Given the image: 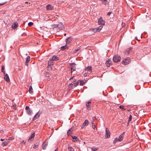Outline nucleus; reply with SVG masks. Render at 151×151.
<instances>
[{
	"label": "nucleus",
	"instance_id": "obj_23",
	"mask_svg": "<svg viewBox=\"0 0 151 151\" xmlns=\"http://www.w3.org/2000/svg\"><path fill=\"white\" fill-rule=\"evenodd\" d=\"M29 91L30 93H33V90L32 86H30L29 88Z\"/></svg>",
	"mask_w": 151,
	"mask_h": 151
},
{
	"label": "nucleus",
	"instance_id": "obj_4",
	"mask_svg": "<svg viewBox=\"0 0 151 151\" xmlns=\"http://www.w3.org/2000/svg\"><path fill=\"white\" fill-rule=\"evenodd\" d=\"M110 136V133L109 129L106 128V129L105 137L107 138H109Z\"/></svg>",
	"mask_w": 151,
	"mask_h": 151
},
{
	"label": "nucleus",
	"instance_id": "obj_42",
	"mask_svg": "<svg viewBox=\"0 0 151 151\" xmlns=\"http://www.w3.org/2000/svg\"><path fill=\"white\" fill-rule=\"evenodd\" d=\"M4 66H3L1 68V71L2 72L4 71Z\"/></svg>",
	"mask_w": 151,
	"mask_h": 151
},
{
	"label": "nucleus",
	"instance_id": "obj_50",
	"mask_svg": "<svg viewBox=\"0 0 151 151\" xmlns=\"http://www.w3.org/2000/svg\"><path fill=\"white\" fill-rule=\"evenodd\" d=\"M58 151V148H56L55 150V151Z\"/></svg>",
	"mask_w": 151,
	"mask_h": 151
},
{
	"label": "nucleus",
	"instance_id": "obj_7",
	"mask_svg": "<svg viewBox=\"0 0 151 151\" xmlns=\"http://www.w3.org/2000/svg\"><path fill=\"white\" fill-rule=\"evenodd\" d=\"M35 136V132H33L31 136L29 138V139L28 140V142H31L32 140H33Z\"/></svg>",
	"mask_w": 151,
	"mask_h": 151
},
{
	"label": "nucleus",
	"instance_id": "obj_36",
	"mask_svg": "<svg viewBox=\"0 0 151 151\" xmlns=\"http://www.w3.org/2000/svg\"><path fill=\"white\" fill-rule=\"evenodd\" d=\"M132 119V115H130L129 116V120H128V122H129Z\"/></svg>",
	"mask_w": 151,
	"mask_h": 151
},
{
	"label": "nucleus",
	"instance_id": "obj_30",
	"mask_svg": "<svg viewBox=\"0 0 151 151\" xmlns=\"http://www.w3.org/2000/svg\"><path fill=\"white\" fill-rule=\"evenodd\" d=\"M66 48H67V44L61 47L62 50H63L66 49Z\"/></svg>",
	"mask_w": 151,
	"mask_h": 151
},
{
	"label": "nucleus",
	"instance_id": "obj_29",
	"mask_svg": "<svg viewBox=\"0 0 151 151\" xmlns=\"http://www.w3.org/2000/svg\"><path fill=\"white\" fill-rule=\"evenodd\" d=\"M48 65H53V62L52 61H49L48 62Z\"/></svg>",
	"mask_w": 151,
	"mask_h": 151
},
{
	"label": "nucleus",
	"instance_id": "obj_28",
	"mask_svg": "<svg viewBox=\"0 0 151 151\" xmlns=\"http://www.w3.org/2000/svg\"><path fill=\"white\" fill-rule=\"evenodd\" d=\"M68 150L70 151H74V149L71 147H69Z\"/></svg>",
	"mask_w": 151,
	"mask_h": 151
},
{
	"label": "nucleus",
	"instance_id": "obj_19",
	"mask_svg": "<svg viewBox=\"0 0 151 151\" xmlns=\"http://www.w3.org/2000/svg\"><path fill=\"white\" fill-rule=\"evenodd\" d=\"M91 103V102L88 101V102H86V105L87 106V109L88 110H90L91 109V107L90 106L89 104Z\"/></svg>",
	"mask_w": 151,
	"mask_h": 151
},
{
	"label": "nucleus",
	"instance_id": "obj_39",
	"mask_svg": "<svg viewBox=\"0 0 151 151\" xmlns=\"http://www.w3.org/2000/svg\"><path fill=\"white\" fill-rule=\"evenodd\" d=\"M88 73L86 72L85 73H84V76L85 77H86L88 76Z\"/></svg>",
	"mask_w": 151,
	"mask_h": 151
},
{
	"label": "nucleus",
	"instance_id": "obj_5",
	"mask_svg": "<svg viewBox=\"0 0 151 151\" xmlns=\"http://www.w3.org/2000/svg\"><path fill=\"white\" fill-rule=\"evenodd\" d=\"M25 109L28 114H30V115L32 114V111L29 109V106H26L25 108Z\"/></svg>",
	"mask_w": 151,
	"mask_h": 151
},
{
	"label": "nucleus",
	"instance_id": "obj_12",
	"mask_svg": "<svg viewBox=\"0 0 151 151\" xmlns=\"http://www.w3.org/2000/svg\"><path fill=\"white\" fill-rule=\"evenodd\" d=\"M72 38L71 37H69L66 40V44L67 45L69 44L72 41Z\"/></svg>",
	"mask_w": 151,
	"mask_h": 151
},
{
	"label": "nucleus",
	"instance_id": "obj_44",
	"mask_svg": "<svg viewBox=\"0 0 151 151\" xmlns=\"http://www.w3.org/2000/svg\"><path fill=\"white\" fill-rule=\"evenodd\" d=\"M112 13L111 12H109L107 14V15L109 16L110 14Z\"/></svg>",
	"mask_w": 151,
	"mask_h": 151
},
{
	"label": "nucleus",
	"instance_id": "obj_22",
	"mask_svg": "<svg viewBox=\"0 0 151 151\" xmlns=\"http://www.w3.org/2000/svg\"><path fill=\"white\" fill-rule=\"evenodd\" d=\"M79 82L80 83V85L81 86H83L85 83V82L83 81H79Z\"/></svg>",
	"mask_w": 151,
	"mask_h": 151
},
{
	"label": "nucleus",
	"instance_id": "obj_10",
	"mask_svg": "<svg viewBox=\"0 0 151 151\" xmlns=\"http://www.w3.org/2000/svg\"><path fill=\"white\" fill-rule=\"evenodd\" d=\"M46 9L47 10H52L53 9L54 7L50 4H48L46 6Z\"/></svg>",
	"mask_w": 151,
	"mask_h": 151
},
{
	"label": "nucleus",
	"instance_id": "obj_1",
	"mask_svg": "<svg viewBox=\"0 0 151 151\" xmlns=\"http://www.w3.org/2000/svg\"><path fill=\"white\" fill-rule=\"evenodd\" d=\"M121 59L119 55H116L114 56L113 58V60L114 63H117L120 61Z\"/></svg>",
	"mask_w": 151,
	"mask_h": 151
},
{
	"label": "nucleus",
	"instance_id": "obj_13",
	"mask_svg": "<svg viewBox=\"0 0 151 151\" xmlns=\"http://www.w3.org/2000/svg\"><path fill=\"white\" fill-rule=\"evenodd\" d=\"M4 79L8 83L10 81V79L8 74H6L5 76H4Z\"/></svg>",
	"mask_w": 151,
	"mask_h": 151
},
{
	"label": "nucleus",
	"instance_id": "obj_3",
	"mask_svg": "<svg viewBox=\"0 0 151 151\" xmlns=\"http://www.w3.org/2000/svg\"><path fill=\"white\" fill-rule=\"evenodd\" d=\"M54 27H57L60 30H62L65 28L64 26L63 25L62 23H59L58 25L55 24Z\"/></svg>",
	"mask_w": 151,
	"mask_h": 151
},
{
	"label": "nucleus",
	"instance_id": "obj_43",
	"mask_svg": "<svg viewBox=\"0 0 151 151\" xmlns=\"http://www.w3.org/2000/svg\"><path fill=\"white\" fill-rule=\"evenodd\" d=\"M6 3V2H4V3H0V5H2L4 4H5Z\"/></svg>",
	"mask_w": 151,
	"mask_h": 151
},
{
	"label": "nucleus",
	"instance_id": "obj_52",
	"mask_svg": "<svg viewBox=\"0 0 151 151\" xmlns=\"http://www.w3.org/2000/svg\"><path fill=\"white\" fill-rule=\"evenodd\" d=\"M71 69H72V70H73V71H74V70H75L74 69H73V68H71Z\"/></svg>",
	"mask_w": 151,
	"mask_h": 151
},
{
	"label": "nucleus",
	"instance_id": "obj_17",
	"mask_svg": "<svg viewBox=\"0 0 151 151\" xmlns=\"http://www.w3.org/2000/svg\"><path fill=\"white\" fill-rule=\"evenodd\" d=\"M30 59V57L29 56H27L26 58V61L25 62V65L27 66L28 65V63Z\"/></svg>",
	"mask_w": 151,
	"mask_h": 151
},
{
	"label": "nucleus",
	"instance_id": "obj_24",
	"mask_svg": "<svg viewBox=\"0 0 151 151\" xmlns=\"http://www.w3.org/2000/svg\"><path fill=\"white\" fill-rule=\"evenodd\" d=\"M9 142H6V141L4 142H3L2 143V145L4 147L8 145V143Z\"/></svg>",
	"mask_w": 151,
	"mask_h": 151
},
{
	"label": "nucleus",
	"instance_id": "obj_51",
	"mask_svg": "<svg viewBox=\"0 0 151 151\" xmlns=\"http://www.w3.org/2000/svg\"><path fill=\"white\" fill-rule=\"evenodd\" d=\"M4 140V139H1V141H3Z\"/></svg>",
	"mask_w": 151,
	"mask_h": 151
},
{
	"label": "nucleus",
	"instance_id": "obj_26",
	"mask_svg": "<svg viewBox=\"0 0 151 151\" xmlns=\"http://www.w3.org/2000/svg\"><path fill=\"white\" fill-rule=\"evenodd\" d=\"M40 116V115L38 114V113L37 114L34 116L33 119L38 118Z\"/></svg>",
	"mask_w": 151,
	"mask_h": 151
},
{
	"label": "nucleus",
	"instance_id": "obj_16",
	"mask_svg": "<svg viewBox=\"0 0 151 151\" xmlns=\"http://www.w3.org/2000/svg\"><path fill=\"white\" fill-rule=\"evenodd\" d=\"M103 26H100L97 28L95 29H94V32H99L100 31L101 29H102Z\"/></svg>",
	"mask_w": 151,
	"mask_h": 151
},
{
	"label": "nucleus",
	"instance_id": "obj_37",
	"mask_svg": "<svg viewBox=\"0 0 151 151\" xmlns=\"http://www.w3.org/2000/svg\"><path fill=\"white\" fill-rule=\"evenodd\" d=\"M33 23L31 22H29L28 23V25L29 26H31L32 25H33Z\"/></svg>",
	"mask_w": 151,
	"mask_h": 151
},
{
	"label": "nucleus",
	"instance_id": "obj_49",
	"mask_svg": "<svg viewBox=\"0 0 151 151\" xmlns=\"http://www.w3.org/2000/svg\"><path fill=\"white\" fill-rule=\"evenodd\" d=\"M73 77H72L70 79V80H71L73 78Z\"/></svg>",
	"mask_w": 151,
	"mask_h": 151
},
{
	"label": "nucleus",
	"instance_id": "obj_53",
	"mask_svg": "<svg viewBox=\"0 0 151 151\" xmlns=\"http://www.w3.org/2000/svg\"><path fill=\"white\" fill-rule=\"evenodd\" d=\"M64 35L66 36V33H65L64 34Z\"/></svg>",
	"mask_w": 151,
	"mask_h": 151
},
{
	"label": "nucleus",
	"instance_id": "obj_11",
	"mask_svg": "<svg viewBox=\"0 0 151 151\" xmlns=\"http://www.w3.org/2000/svg\"><path fill=\"white\" fill-rule=\"evenodd\" d=\"M58 60V58L57 56H53L52 57H50L49 58V60Z\"/></svg>",
	"mask_w": 151,
	"mask_h": 151
},
{
	"label": "nucleus",
	"instance_id": "obj_47",
	"mask_svg": "<svg viewBox=\"0 0 151 151\" xmlns=\"http://www.w3.org/2000/svg\"><path fill=\"white\" fill-rule=\"evenodd\" d=\"M3 72V74H4V76H5L6 74H7L5 73L4 71Z\"/></svg>",
	"mask_w": 151,
	"mask_h": 151
},
{
	"label": "nucleus",
	"instance_id": "obj_31",
	"mask_svg": "<svg viewBox=\"0 0 151 151\" xmlns=\"http://www.w3.org/2000/svg\"><path fill=\"white\" fill-rule=\"evenodd\" d=\"M119 108L123 110H125L126 109L124 108V106L121 105L119 106Z\"/></svg>",
	"mask_w": 151,
	"mask_h": 151
},
{
	"label": "nucleus",
	"instance_id": "obj_27",
	"mask_svg": "<svg viewBox=\"0 0 151 151\" xmlns=\"http://www.w3.org/2000/svg\"><path fill=\"white\" fill-rule=\"evenodd\" d=\"M118 141V139L117 138H116L113 141V144H115L116 143V142Z\"/></svg>",
	"mask_w": 151,
	"mask_h": 151
},
{
	"label": "nucleus",
	"instance_id": "obj_21",
	"mask_svg": "<svg viewBox=\"0 0 151 151\" xmlns=\"http://www.w3.org/2000/svg\"><path fill=\"white\" fill-rule=\"evenodd\" d=\"M48 145V142H46L44 143L42 145V148L44 150L46 149V147Z\"/></svg>",
	"mask_w": 151,
	"mask_h": 151
},
{
	"label": "nucleus",
	"instance_id": "obj_41",
	"mask_svg": "<svg viewBox=\"0 0 151 151\" xmlns=\"http://www.w3.org/2000/svg\"><path fill=\"white\" fill-rule=\"evenodd\" d=\"M72 137L73 139H77V137L76 136H72Z\"/></svg>",
	"mask_w": 151,
	"mask_h": 151
},
{
	"label": "nucleus",
	"instance_id": "obj_15",
	"mask_svg": "<svg viewBox=\"0 0 151 151\" xmlns=\"http://www.w3.org/2000/svg\"><path fill=\"white\" fill-rule=\"evenodd\" d=\"M18 27V24L16 22H14L13 23L12 26V28L13 29H15L17 28Z\"/></svg>",
	"mask_w": 151,
	"mask_h": 151
},
{
	"label": "nucleus",
	"instance_id": "obj_45",
	"mask_svg": "<svg viewBox=\"0 0 151 151\" xmlns=\"http://www.w3.org/2000/svg\"><path fill=\"white\" fill-rule=\"evenodd\" d=\"M98 149L97 148H94V149H92V150H93V151H95L96 150Z\"/></svg>",
	"mask_w": 151,
	"mask_h": 151
},
{
	"label": "nucleus",
	"instance_id": "obj_20",
	"mask_svg": "<svg viewBox=\"0 0 151 151\" xmlns=\"http://www.w3.org/2000/svg\"><path fill=\"white\" fill-rule=\"evenodd\" d=\"M74 130L73 128H71L67 132V134L68 135H70L71 134L72 132Z\"/></svg>",
	"mask_w": 151,
	"mask_h": 151
},
{
	"label": "nucleus",
	"instance_id": "obj_32",
	"mask_svg": "<svg viewBox=\"0 0 151 151\" xmlns=\"http://www.w3.org/2000/svg\"><path fill=\"white\" fill-rule=\"evenodd\" d=\"M92 128L93 129H95V124H94V123H93V121H92Z\"/></svg>",
	"mask_w": 151,
	"mask_h": 151
},
{
	"label": "nucleus",
	"instance_id": "obj_9",
	"mask_svg": "<svg viewBox=\"0 0 151 151\" xmlns=\"http://www.w3.org/2000/svg\"><path fill=\"white\" fill-rule=\"evenodd\" d=\"M112 62L110 59H108L107 61L106 62V66L108 67L110 66L111 65V64Z\"/></svg>",
	"mask_w": 151,
	"mask_h": 151
},
{
	"label": "nucleus",
	"instance_id": "obj_25",
	"mask_svg": "<svg viewBox=\"0 0 151 151\" xmlns=\"http://www.w3.org/2000/svg\"><path fill=\"white\" fill-rule=\"evenodd\" d=\"M102 3L105 5H106L108 4V1H107V0H104V1H101Z\"/></svg>",
	"mask_w": 151,
	"mask_h": 151
},
{
	"label": "nucleus",
	"instance_id": "obj_33",
	"mask_svg": "<svg viewBox=\"0 0 151 151\" xmlns=\"http://www.w3.org/2000/svg\"><path fill=\"white\" fill-rule=\"evenodd\" d=\"M79 81H77L75 83H74V87H76V86H77L79 84Z\"/></svg>",
	"mask_w": 151,
	"mask_h": 151
},
{
	"label": "nucleus",
	"instance_id": "obj_46",
	"mask_svg": "<svg viewBox=\"0 0 151 151\" xmlns=\"http://www.w3.org/2000/svg\"><path fill=\"white\" fill-rule=\"evenodd\" d=\"M26 143V141H25L24 140H23L22 141V143H24V144H25Z\"/></svg>",
	"mask_w": 151,
	"mask_h": 151
},
{
	"label": "nucleus",
	"instance_id": "obj_18",
	"mask_svg": "<svg viewBox=\"0 0 151 151\" xmlns=\"http://www.w3.org/2000/svg\"><path fill=\"white\" fill-rule=\"evenodd\" d=\"M88 121L87 120H86L83 123L81 128H83L84 127L87 126L88 124Z\"/></svg>",
	"mask_w": 151,
	"mask_h": 151
},
{
	"label": "nucleus",
	"instance_id": "obj_6",
	"mask_svg": "<svg viewBox=\"0 0 151 151\" xmlns=\"http://www.w3.org/2000/svg\"><path fill=\"white\" fill-rule=\"evenodd\" d=\"M98 23L99 24L104 25L105 24V21L101 17L99 19Z\"/></svg>",
	"mask_w": 151,
	"mask_h": 151
},
{
	"label": "nucleus",
	"instance_id": "obj_48",
	"mask_svg": "<svg viewBox=\"0 0 151 151\" xmlns=\"http://www.w3.org/2000/svg\"><path fill=\"white\" fill-rule=\"evenodd\" d=\"M25 3H26V4H28L29 3V4H30V2L29 3L28 2H25Z\"/></svg>",
	"mask_w": 151,
	"mask_h": 151
},
{
	"label": "nucleus",
	"instance_id": "obj_2",
	"mask_svg": "<svg viewBox=\"0 0 151 151\" xmlns=\"http://www.w3.org/2000/svg\"><path fill=\"white\" fill-rule=\"evenodd\" d=\"M130 60H131L129 58H127L123 60L122 63L124 65H126L130 63Z\"/></svg>",
	"mask_w": 151,
	"mask_h": 151
},
{
	"label": "nucleus",
	"instance_id": "obj_14",
	"mask_svg": "<svg viewBox=\"0 0 151 151\" xmlns=\"http://www.w3.org/2000/svg\"><path fill=\"white\" fill-rule=\"evenodd\" d=\"M124 132L120 135L119 138H118L119 141H121L123 140L124 135Z\"/></svg>",
	"mask_w": 151,
	"mask_h": 151
},
{
	"label": "nucleus",
	"instance_id": "obj_34",
	"mask_svg": "<svg viewBox=\"0 0 151 151\" xmlns=\"http://www.w3.org/2000/svg\"><path fill=\"white\" fill-rule=\"evenodd\" d=\"M80 47H78L75 50L74 52H76L77 51H78L79 50H80Z\"/></svg>",
	"mask_w": 151,
	"mask_h": 151
},
{
	"label": "nucleus",
	"instance_id": "obj_38",
	"mask_svg": "<svg viewBox=\"0 0 151 151\" xmlns=\"http://www.w3.org/2000/svg\"><path fill=\"white\" fill-rule=\"evenodd\" d=\"M132 48H130L129 49V50L127 52L128 54H129V53L130 52V51H132Z\"/></svg>",
	"mask_w": 151,
	"mask_h": 151
},
{
	"label": "nucleus",
	"instance_id": "obj_40",
	"mask_svg": "<svg viewBox=\"0 0 151 151\" xmlns=\"http://www.w3.org/2000/svg\"><path fill=\"white\" fill-rule=\"evenodd\" d=\"M73 84L72 83H70V84L69 85V88H70V87H72V86H73Z\"/></svg>",
	"mask_w": 151,
	"mask_h": 151
},
{
	"label": "nucleus",
	"instance_id": "obj_8",
	"mask_svg": "<svg viewBox=\"0 0 151 151\" xmlns=\"http://www.w3.org/2000/svg\"><path fill=\"white\" fill-rule=\"evenodd\" d=\"M85 71H89L90 73L92 71V68L91 66H88L85 69Z\"/></svg>",
	"mask_w": 151,
	"mask_h": 151
},
{
	"label": "nucleus",
	"instance_id": "obj_35",
	"mask_svg": "<svg viewBox=\"0 0 151 151\" xmlns=\"http://www.w3.org/2000/svg\"><path fill=\"white\" fill-rule=\"evenodd\" d=\"M38 145H36L35 144L34 146L33 147V148L34 149H36L38 148Z\"/></svg>",
	"mask_w": 151,
	"mask_h": 151
}]
</instances>
